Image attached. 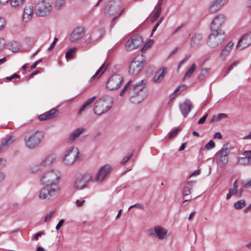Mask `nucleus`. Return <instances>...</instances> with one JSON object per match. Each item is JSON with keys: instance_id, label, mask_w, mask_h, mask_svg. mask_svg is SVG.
I'll list each match as a JSON object with an SVG mask.
<instances>
[{"instance_id": "nucleus-1", "label": "nucleus", "mask_w": 251, "mask_h": 251, "mask_svg": "<svg viewBox=\"0 0 251 251\" xmlns=\"http://www.w3.org/2000/svg\"><path fill=\"white\" fill-rule=\"evenodd\" d=\"M60 178V174L54 170L47 172L42 175L40 182L44 187L40 190L39 196L40 199L50 200L59 192Z\"/></svg>"}, {"instance_id": "nucleus-2", "label": "nucleus", "mask_w": 251, "mask_h": 251, "mask_svg": "<svg viewBox=\"0 0 251 251\" xmlns=\"http://www.w3.org/2000/svg\"><path fill=\"white\" fill-rule=\"evenodd\" d=\"M146 86L145 80H142L135 84H132V81L130 80L121 91L120 95L123 96L128 93L129 95H138L142 91Z\"/></svg>"}, {"instance_id": "nucleus-3", "label": "nucleus", "mask_w": 251, "mask_h": 251, "mask_svg": "<svg viewBox=\"0 0 251 251\" xmlns=\"http://www.w3.org/2000/svg\"><path fill=\"white\" fill-rule=\"evenodd\" d=\"M111 104V98L108 96H104L96 101L94 107V112L96 114L100 115L110 108Z\"/></svg>"}, {"instance_id": "nucleus-4", "label": "nucleus", "mask_w": 251, "mask_h": 251, "mask_svg": "<svg viewBox=\"0 0 251 251\" xmlns=\"http://www.w3.org/2000/svg\"><path fill=\"white\" fill-rule=\"evenodd\" d=\"M121 4V0H111L108 1L104 9L105 14L114 15L113 20L120 16L124 11V9H120Z\"/></svg>"}, {"instance_id": "nucleus-5", "label": "nucleus", "mask_w": 251, "mask_h": 251, "mask_svg": "<svg viewBox=\"0 0 251 251\" xmlns=\"http://www.w3.org/2000/svg\"><path fill=\"white\" fill-rule=\"evenodd\" d=\"M209 35L207 44L211 47H215L220 45L226 38L225 32L220 29H214Z\"/></svg>"}, {"instance_id": "nucleus-6", "label": "nucleus", "mask_w": 251, "mask_h": 251, "mask_svg": "<svg viewBox=\"0 0 251 251\" xmlns=\"http://www.w3.org/2000/svg\"><path fill=\"white\" fill-rule=\"evenodd\" d=\"M146 62L145 57L143 55L136 56L131 62L128 72L130 75H136L143 69Z\"/></svg>"}, {"instance_id": "nucleus-7", "label": "nucleus", "mask_w": 251, "mask_h": 251, "mask_svg": "<svg viewBox=\"0 0 251 251\" xmlns=\"http://www.w3.org/2000/svg\"><path fill=\"white\" fill-rule=\"evenodd\" d=\"M51 8V3L50 0H42L35 5V12L38 16H46L50 13Z\"/></svg>"}, {"instance_id": "nucleus-8", "label": "nucleus", "mask_w": 251, "mask_h": 251, "mask_svg": "<svg viewBox=\"0 0 251 251\" xmlns=\"http://www.w3.org/2000/svg\"><path fill=\"white\" fill-rule=\"evenodd\" d=\"M230 148L228 144L224 145L221 149L215 155V160L220 167L225 166L228 162L227 155L230 152Z\"/></svg>"}, {"instance_id": "nucleus-9", "label": "nucleus", "mask_w": 251, "mask_h": 251, "mask_svg": "<svg viewBox=\"0 0 251 251\" xmlns=\"http://www.w3.org/2000/svg\"><path fill=\"white\" fill-rule=\"evenodd\" d=\"M43 137V133L42 131H37L33 133L25 139L26 146L31 149L36 148L40 143Z\"/></svg>"}, {"instance_id": "nucleus-10", "label": "nucleus", "mask_w": 251, "mask_h": 251, "mask_svg": "<svg viewBox=\"0 0 251 251\" xmlns=\"http://www.w3.org/2000/svg\"><path fill=\"white\" fill-rule=\"evenodd\" d=\"M123 78L119 75H114L111 76L108 79L106 87L110 90H114L118 89L122 83Z\"/></svg>"}, {"instance_id": "nucleus-11", "label": "nucleus", "mask_w": 251, "mask_h": 251, "mask_svg": "<svg viewBox=\"0 0 251 251\" xmlns=\"http://www.w3.org/2000/svg\"><path fill=\"white\" fill-rule=\"evenodd\" d=\"M79 153L77 148L72 147L67 151L63 157V162L66 165H71L75 161Z\"/></svg>"}, {"instance_id": "nucleus-12", "label": "nucleus", "mask_w": 251, "mask_h": 251, "mask_svg": "<svg viewBox=\"0 0 251 251\" xmlns=\"http://www.w3.org/2000/svg\"><path fill=\"white\" fill-rule=\"evenodd\" d=\"M85 35V29L83 27L78 26L75 28L70 36V40L76 43L81 39Z\"/></svg>"}, {"instance_id": "nucleus-13", "label": "nucleus", "mask_w": 251, "mask_h": 251, "mask_svg": "<svg viewBox=\"0 0 251 251\" xmlns=\"http://www.w3.org/2000/svg\"><path fill=\"white\" fill-rule=\"evenodd\" d=\"M59 113V110L56 108H53L50 110L39 115L38 118L41 121H49L54 119Z\"/></svg>"}, {"instance_id": "nucleus-14", "label": "nucleus", "mask_w": 251, "mask_h": 251, "mask_svg": "<svg viewBox=\"0 0 251 251\" xmlns=\"http://www.w3.org/2000/svg\"><path fill=\"white\" fill-rule=\"evenodd\" d=\"M91 179L89 175H84L78 177L74 182V187L81 189L86 186Z\"/></svg>"}, {"instance_id": "nucleus-15", "label": "nucleus", "mask_w": 251, "mask_h": 251, "mask_svg": "<svg viewBox=\"0 0 251 251\" xmlns=\"http://www.w3.org/2000/svg\"><path fill=\"white\" fill-rule=\"evenodd\" d=\"M111 170V168L108 165L102 167L95 177V181L98 182H102L110 173Z\"/></svg>"}, {"instance_id": "nucleus-16", "label": "nucleus", "mask_w": 251, "mask_h": 251, "mask_svg": "<svg viewBox=\"0 0 251 251\" xmlns=\"http://www.w3.org/2000/svg\"><path fill=\"white\" fill-rule=\"evenodd\" d=\"M143 43V38L139 35L132 36L126 43V47H139Z\"/></svg>"}, {"instance_id": "nucleus-17", "label": "nucleus", "mask_w": 251, "mask_h": 251, "mask_svg": "<svg viewBox=\"0 0 251 251\" xmlns=\"http://www.w3.org/2000/svg\"><path fill=\"white\" fill-rule=\"evenodd\" d=\"M226 20V17L223 14H219L216 16L211 24V29H219L220 26L223 24Z\"/></svg>"}, {"instance_id": "nucleus-18", "label": "nucleus", "mask_w": 251, "mask_h": 251, "mask_svg": "<svg viewBox=\"0 0 251 251\" xmlns=\"http://www.w3.org/2000/svg\"><path fill=\"white\" fill-rule=\"evenodd\" d=\"M251 45V33L243 35L238 41L236 47H248Z\"/></svg>"}, {"instance_id": "nucleus-19", "label": "nucleus", "mask_w": 251, "mask_h": 251, "mask_svg": "<svg viewBox=\"0 0 251 251\" xmlns=\"http://www.w3.org/2000/svg\"><path fill=\"white\" fill-rule=\"evenodd\" d=\"M243 157L238 158L237 163L239 165H251V151H245L243 153Z\"/></svg>"}, {"instance_id": "nucleus-20", "label": "nucleus", "mask_w": 251, "mask_h": 251, "mask_svg": "<svg viewBox=\"0 0 251 251\" xmlns=\"http://www.w3.org/2000/svg\"><path fill=\"white\" fill-rule=\"evenodd\" d=\"M167 72V68L162 67L160 68L155 74L153 78V82L158 83L160 82L164 78Z\"/></svg>"}, {"instance_id": "nucleus-21", "label": "nucleus", "mask_w": 251, "mask_h": 251, "mask_svg": "<svg viewBox=\"0 0 251 251\" xmlns=\"http://www.w3.org/2000/svg\"><path fill=\"white\" fill-rule=\"evenodd\" d=\"M85 130L84 127L78 128L74 130L69 136L68 142L72 143Z\"/></svg>"}, {"instance_id": "nucleus-22", "label": "nucleus", "mask_w": 251, "mask_h": 251, "mask_svg": "<svg viewBox=\"0 0 251 251\" xmlns=\"http://www.w3.org/2000/svg\"><path fill=\"white\" fill-rule=\"evenodd\" d=\"M192 103L190 101H185L180 105V108L182 114L184 117H186L191 110Z\"/></svg>"}, {"instance_id": "nucleus-23", "label": "nucleus", "mask_w": 251, "mask_h": 251, "mask_svg": "<svg viewBox=\"0 0 251 251\" xmlns=\"http://www.w3.org/2000/svg\"><path fill=\"white\" fill-rule=\"evenodd\" d=\"M224 0H216L209 7V11L215 13L219 10L224 4Z\"/></svg>"}, {"instance_id": "nucleus-24", "label": "nucleus", "mask_w": 251, "mask_h": 251, "mask_svg": "<svg viewBox=\"0 0 251 251\" xmlns=\"http://www.w3.org/2000/svg\"><path fill=\"white\" fill-rule=\"evenodd\" d=\"M96 97L94 96L90 99H89L84 104L80 107L79 111L78 112V115H81L82 112L90 107L92 106V103L96 100Z\"/></svg>"}, {"instance_id": "nucleus-25", "label": "nucleus", "mask_w": 251, "mask_h": 251, "mask_svg": "<svg viewBox=\"0 0 251 251\" xmlns=\"http://www.w3.org/2000/svg\"><path fill=\"white\" fill-rule=\"evenodd\" d=\"M154 231L157 237L159 239H163L167 234V230L160 226H156L154 227Z\"/></svg>"}, {"instance_id": "nucleus-26", "label": "nucleus", "mask_w": 251, "mask_h": 251, "mask_svg": "<svg viewBox=\"0 0 251 251\" xmlns=\"http://www.w3.org/2000/svg\"><path fill=\"white\" fill-rule=\"evenodd\" d=\"M15 141L13 137L9 136L6 138L4 140L1 142L0 146V151H1L5 148H7L11 144H12Z\"/></svg>"}, {"instance_id": "nucleus-27", "label": "nucleus", "mask_w": 251, "mask_h": 251, "mask_svg": "<svg viewBox=\"0 0 251 251\" xmlns=\"http://www.w3.org/2000/svg\"><path fill=\"white\" fill-rule=\"evenodd\" d=\"M107 68V66L103 64L96 72L95 74L93 75L90 78V81L93 80L95 78H99L100 75L105 71Z\"/></svg>"}, {"instance_id": "nucleus-28", "label": "nucleus", "mask_w": 251, "mask_h": 251, "mask_svg": "<svg viewBox=\"0 0 251 251\" xmlns=\"http://www.w3.org/2000/svg\"><path fill=\"white\" fill-rule=\"evenodd\" d=\"M56 159V156L54 154H51L48 156L41 163L40 166H50Z\"/></svg>"}, {"instance_id": "nucleus-29", "label": "nucleus", "mask_w": 251, "mask_h": 251, "mask_svg": "<svg viewBox=\"0 0 251 251\" xmlns=\"http://www.w3.org/2000/svg\"><path fill=\"white\" fill-rule=\"evenodd\" d=\"M19 43L15 41L9 42L8 43H6L5 40L3 38L0 37V47H4V46H6L7 47H17L19 46Z\"/></svg>"}, {"instance_id": "nucleus-30", "label": "nucleus", "mask_w": 251, "mask_h": 251, "mask_svg": "<svg viewBox=\"0 0 251 251\" xmlns=\"http://www.w3.org/2000/svg\"><path fill=\"white\" fill-rule=\"evenodd\" d=\"M202 39V35L201 34H195L192 38L191 45L192 46H199Z\"/></svg>"}, {"instance_id": "nucleus-31", "label": "nucleus", "mask_w": 251, "mask_h": 251, "mask_svg": "<svg viewBox=\"0 0 251 251\" xmlns=\"http://www.w3.org/2000/svg\"><path fill=\"white\" fill-rule=\"evenodd\" d=\"M154 13L152 17V21L154 22L160 16L161 11V6L160 3H158L154 8Z\"/></svg>"}, {"instance_id": "nucleus-32", "label": "nucleus", "mask_w": 251, "mask_h": 251, "mask_svg": "<svg viewBox=\"0 0 251 251\" xmlns=\"http://www.w3.org/2000/svg\"><path fill=\"white\" fill-rule=\"evenodd\" d=\"M197 68V65L195 63L193 64L186 72L184 76V79L189 78L193 75Z\"/></svg>"}, {"instance_id": "nucleus-33", "label": "nucleus", "mask_w": 251, "mask_h": 251, "mask_svg": "<svg viewBox=\"0 0 251 251\" xmlns=\"http://www.w3.org/2000/svg\"><path fill=\"white\" fill-rule=\"evenodd\" d=\"M33 11V9L32 6L25 7L24 10L23 18L24 19L29 18V16L32 14Z\"/></svg>"}, {"instance_id": "nucleus-34", "label": "nucleus", "mask_w": 251, "mask_h": 251, "mask_svg": "<svg viewBox=\"0 0 251 251\" xmlns=\"http://www.w3.org/2000/svg\"><path fill=\"white\" fill-rule=\"evenodd\" d=\"M130 95V100L133 103H138L143 100V96L140 94Z\"/></svg>"}, {"instance_id": "nucleus-35", "label": "nucleus", "mask_w": 251, "mask_h": 251, "mask_svg": "<svg viewBox=\"0 0 251 251\" xmlns=\"http://www.w3.org/2000/svg\"><path fill=\"white\" fill-rule=\"evenodd\" d=\"M227 117V115L226 114L220 113L218 115H214L211 120L210 122H218L220 120Z\"/></svg>"}, {"instance_id": "nucleus-36", "label": "nucleus", "mask_w": 251, "mask_h": 251, "mask_svg": "<svg viewBox=\"0 0 251 251\" xmlns=\"http://www.w3.org/2000/svg\"><path fill=\"white\" fill-rule=\"evenodd\" d=\"M76 48H70L66 52L65 57L67 59H72L74 56L75 53Z\"/></svg>"}, {"instance_id": "nucleus-37", "label": "nucleus", "mask_w": 251, "mask_h": 251, "mask_svg": "<svg viewBox=\"0 0 251 251\" xmlns=\"http://www.w3.org/2000/svg\"><path fill=\"white\" fill-rule=\"evenodd\" d=\"M246 202L244 200H240L234 204V207L236 209H240L245 206Z\"/></svg>"}, {"instance_id": "nucleus-38", "label": "nucleus", "mask_w": 251, "mask_h": 251, "mask_svg": "<svg viewBox=\"0 0 251 251\" xmlns=\"http://www.w3.org/2000/svg\"><path fill=\"white\" fill-rule=\"evenodd\" d=\"M210 69L203 68L201 71V73L198 77V79L200 80H202L204 79V76L207 75L210 71Z\"/></svg>"}, {"instance_id": "nucleus-39", "label": "nucleus", "mask_w": 251, "mask_h": 251, "mask_svg": "<svg viewBox=\"0 0 251 251\" xmlns=\"http://www.w3.org/2000/svg\"><path fill=\"white\" fill-rule=\"evenodd\" d=\"M181 130V128L177 127V128L174 129V130L171 131L169 133V138L171 139L175 137L177 135L178 132L180 131Z\"/></svg>"}, {"instance_id": "nucleus-40", "label": "nucleus", "mask_w": 251, "mask_h": 251, "mask_svg": "<svg viewBox=\"0 0 251 251\" xmlns=\"http://www.w3.org/2000/svg\"><path fill=\"white\" fill-rule=\"evenodd\" d=\"M239 63V61H235L233 62L226 70L225 74L224 75V77L226 76L229 72L233 69L234 67L237 66V65Z\"/></svg>"}, {"instance_id": "nucleus-41", "label": "nucleus", "mask_w": 251, "mask_h": 251, "mask_svg": "<svg viewBox=\"0 0 251 251\" xmlns=\"http://www.w3.org/2000/svg\"><path fill=\"white\" fill-rule=\"evenodd\" d=\"M230 53V50L228 48H224L220 54L221 58L223 59H225L226 57Z\"/></svg>"}, {"instance_id": "nucleus-42", "label": "nucleus", "mask_w": 251, "mask_h": 251, "mask_svg": "<svg viewBox=\"0 0 251 251\" xmlns=\"http://www.w3.org/2000/svg\"><path fill=\"white\" fill-rule=\"evenodd\" d=\"M25 0H11V4L13 7H17L23 4Z\"/></svg>"}, {"instance_id": "nucleus-43", "label": "nucleus", "mask_w": 251, "mask_h": 251, "mask_svg": "<svg viewBox=\"0 0 251 251\" xmlns=\"http://www.w3.org/2000/svg\"><path fill=\"white\" fill-rule=\"evenodd\" d=\"M65 3V0H56L55 3V7L60 9Z\"/></svg>"}, {"instance_id": "nucleus-44", "label": "nucleus", "mask_w": 251, "mask_h": 251, "mask_svg": "<svg viewBox=\"0 0 251 251\" xmlns=\"http://www.w3.org/2000/svg\"><path fill=\"white\" fill-rule=\"evenodd\" d=\"M132 153V152L130 153H128L127 155L122 159V160L121 162V164L124 165L125 163H126L131 157Z\"/></svg>"}, {"instance_id": "nucleus-45", "label": "nucleus", "mask_w": 251, "mask_h": 251, "mask_svg": "<svg viewBox=\"0 0 251 251\" xmlns=\"http://www.w3.org/2000/svg\"><path fill=\"white\" fill-rule=\"evenodd\" d=\"M215 146V143L212 140H210L207 144L205 145V148L207 150H210L214 148Z\"/></svg>"}, {"instance_id": "nucleus-46", "label": "nucleus", "mask_w": 251, "mask_h": 251, "mask_svg": "<svg viewBox=\"0 0 251 251\" xmlns=\"http://www.w3.org/2000/svg\"><path fill=\"white\" fill-rule=\"evenodd\" d=\"M187 88V86L186 85H182L179 86L174 92V94H176L179 91H184Z\"/></svg>"}, {"instance_id": "nucleus-47", "label": "nucleus", "mask_w": 251, "mask_h": 251, "mask_svg": "<svg viewBox=\"0 0 251 251\" xmlns=\"http://www.w3.org/2000/svg\"><path fill=\"white\" fill-rule=\"evenodd\" d=\"M183 195L184 196H187L191 193L190 188L188 187H185L183 189Z\"/></svg>"}, {"instance_id": "nucleus-48", "label": "nucleus", "mask_w": 251, "mask_h": 251, "mask_svg": "<svg viewBox=\"0 0 251 251\" xmlns=\"http://www.w3.org/2000/svg\"><path fill=\"white\" fill-rule=\"evenodd\" d=\"M5 21L2 17H0V30H2L5 25Z\"/></svg>"}, {"instance_id": "nucleus-49", "label": "nucleus", "mask_w": 251, "mask_h": 251, "mask_svg": "<svg viewBox=\"0 0 251 251\" xmlns=\"http://www.w3.org/2000/svg\"><path fill=\"white\" fill-rule=\"evenodd\" d=\"M54 211H52L50 213L47 214L45 217V222H48L50 221L52 217V215L54 214Z\"/></svg>"}, {"instance_id": "nucleus-50", "label": "nucleus", "mask_w": 251, "mask_h": 251, "mask_svg": "<svg viewBox=\"0 0 251 251\" xmlns=\"http://www.w3.org/2000/svg\"><path fill=\"white\" fill-rule=\"evenodd\" d=\"M153 44V40L152 39H150L147 42H146L143 47H151Z\"/></svg>"}, {"instance_id": "nucleus-51", "label": "nucleus", "mask_w": 251, "mask_h": 251, "mask_svg": "<svg viewBox=\"0 0 251 251\" xmlns=\"http://www.w3.org/2000/svg\"><path fill=\"white\" fill-rule=\"evenodd\" d=\"M84 202H85L84 200L80 201L79 200H77L75 201V203H76L77 206L80 207V206H82L84 204Z\"/></svg>"}, {"instance_id": "nucleus-52", "label": "nucleus", "mask_w": 251, "mask_h": 251, "mask_svg": "<svg viewBox=\"0 0 251 251\" xmlns=\"http://www.w3.org/2000/svg\"><path fill=\"white\" fill-rule=\"evenodd\" d=\"M44 233L42 231H40L37 232L35 235L34 236L33 238L35 240H38V238L39 237H41L42 235H43Z\"/></svg>"}, {"instance_id": "nucleus-53", "label": "nucleus", "mask_w": 251, "mask_h": 251, "mask_svg": "<svg viewBox=\"0 0 251 251\" xmlns=\"http://www.w3.org/2000/svg\"><path fill=\"white\" fill-rule=\"evenodd\" d=\"M64 222V221L63 220H61L59 223H58V224L57 225V226H56V230H59L60 229V228L63 225V223Z\"/></svg>"}, {"instance_id": "nucleus-54", "label": "nucleus", "mask_w": 251, "mask_h": 251, "mask_svg": "<svg viewBox=\"0 0 251 251\" xmlns=\"http://www.w3.org/2000/svg\"><path fill=\"white\" fill-rule=\"evenodd\" d=\"M132 207H136V208H143V207L142 205H141L139 203H136V204H134L132 205H131L129 208H128V210L130 209Z\"/></svg>"}, {"instance_id": "nucleus-55", "label": "nucleus", "mask_w": 251, "mask_h": 251, "mask_svg": "<svg viewBox=\"0 0 251 251\" xmlns=\"http://www.w3.org/2000/svg\"><path fill=\"white\" fill-rule=\"evenodd\" d=\"M207 116V115H206L203 116L198 121V124H202L204 123L205 121Z\"/></svg>"}, {"instance_id": "nucleus-56", "label": "nucleus", "mask_w": 251, "mask_h": 251, "mask_svg": "<svg viewBox=\"0 0 251 251\" xmlns=\"http://www.w3.org/2000/svg\"><path fill=\"white\" fill-rule=\"evenodd\" d=\"M201 174V170H195L190 176V177L197 176L200 175Z\"/></svg>"}, {"instance_id": "nucleus-57", "label": "nucleus", "mask_w": 251, "mask_h": 251, "mask_svg": "<svg viewBox=\"0 0 251 251\" xmlns=\"http://www.w3.org/2000/svg\"><path fill=\"white\" fill-rule=\"evenodd\" d=\"M244 187L251 189V179L248 180L244 185Z\"/></svg>"}, {"instance_id": "nucleus-58", "label": "nucleus", "mask_w": 251, "mask_h": 251, "mask_svg": "<svg viewBox=\"0 0 251 251\" xmlns=\"http://www.w3.org/2000/svg\"><path fill=\"white\" fill-rule=\"evenodd\" d=\"M42 61V59L38 60L35 62L31 66V69H33L35 68L37 66V65Z\"/></svg>"}, {"instance_id": "nucleus-59", "label": "nucleus", "mask_w": 251, "mask_h": 251, "mask_svg": "<svg viewBox=\"0 0 251 251\" xmlns=\"http://www.w3.org/2000/svg\"><path fill=\"white\" fill-rule=\"evenodd\" d=\"M20 77V76L16 74H14L13 75H12L10 77H6V79L8 80H11L13 78H19Z\"/></svg>"}, {"instance_id": "nucleus-60", "label": "nucleus", "mask_w": 251, "mask_h": 251, "mask_svg": "<svg viewBox=\"0 0 251 251\" xmlns=\"http://www.w3.org/2000/svg\"><path fill=\"white\" fill-rule=\"evenodd\" d=\"M229 192L231 193L233 195H236L238 193V190L235 188H230L229 189Z\"/></svg>"}, {"instance_id": "nucleus-61", "label": "nucleus", "mask_w": 251, "mask_h": 251, "mask_svg": "<svg viewBox=\"0 0 251 251\" xmlns=\"http://www.w3.org/2000/svg\"><path fill=\"white\" fill-rule=\"evenodd\" d=\"M147 233L149 235H153L154 234H155V231H154V228L153 229H150L148 230Z\"/></svg>"}, {"instance_id": "nucleus-62", "label": "nucleus", "mask_w": 251, "mask_h": 251, "mask_svg": "<svg viewBox=\"0 0 251 251\" xmlns=\"http://www.w3.org/2000/svg\"><path fill=\"white\" fill-rule=\"evenodd\" d=\"M222 137L221 134L220 132H216L214 136V138L221 139Z\"/></svg>"}, {"instance_id": "nucleus-63", "label": "nucleus", "mask_w": 251, "mask_h": 251, "mask_svg": "<svg viewBox=\"0 0 251 251\" xmlns=\"http://www.w3.org/2000/svg\"><path fill=\"white\" fill-rule=\"evenodd\" d=\"M188 57H186L185 58H184V59H183L179 64V65H178V71L179 70V69H180V67L181 66V65H182L183 64V63L187 60Z\"/></svg>"}, {"instance_id": "nucleus-64", "label": "nucleus", "mask_w": 251, "mask_h": 251, "mask_svg": "<svg viewBox=\"0 0 251 251\" xmlns=\"http://www.w3.org/2000/svg\"><path fill=\"white\" fill-rule=\"evenodd\" d=\"M246 5L248 8L251 7V0H248L246 2Z\"/></svg>"}]
</instances>
